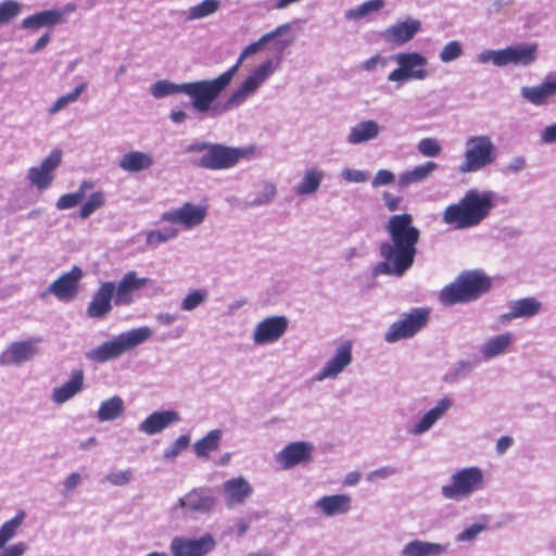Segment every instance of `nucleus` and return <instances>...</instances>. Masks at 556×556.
I'll return each mask as SVG.
<instances>
[{"mask_svg": "<svg viewBox=\"0 0 556 556\" xmlns=\"http://www.w3.org/2000/svg\"><path fill=\"white\" fill-rule=\"evenodd\" d=\"M446 551L447 545L414 540L404 546L402 554L403 556H440Z\"/></svg>", "mask_w": 556, "mask_h": 556, "instance_id": "34", "label": "nucleus"}, {"mask_svg": "<svg viewBox=\"0 0 556 556\" xmlns=\"http://www.w3.org/2000/svg\"><path fill=\"white\" fill-rule=\"evenodd\" d=\"M493 197L490 192L469 190L454 204L445 207L442 219L455 229H468L480 225L493 208Z\"/></svg>", "mask_w": 556, "mask_h": 556, "instance_id": "2", "label": "nucleus"}, {"mask_svg": "<svg viewBox=\"0 0 556 556\" xmlns=\"http://www.w3.org/2000/svg\"><path fill=\"white\" fill-rule=\"evenodd\" d=\"M177 235V229L173 227L164 228L163 230H152L147 236V243L149 245H159L163 242L176 238Z\"/></svg>", "mask_w": 556, "mask_h": 556, "instance_id": "50", "label": "nucleus"}, {"mask_svg": "<svg viewBox=\"0 0 556 556\" xmlns=\"http://www.w3.org/2000/svg\"><path fill=\"white\" fill-rule=\"evenodd\" d=\"M418 151L421 155L427 157H435L441 151L442 147L435 138H424L419 141Z\"/></svg>", "mask_w": 556, "mask_h": 556, "instance_id": "52", "label": "nucleus"}, {"mask_svg": "<svg viewBox=\"0 0 556 556\" xmlns=\"http://www.w3.org/2000/svg\"><path fill=\"white\" fill-rule=\"evenodd\" d=\"M205 292H201L199 290H194L190 292L181 303V308L184 311H192L198 307L205 300Z\"/></svg>", "mask_w": 556, "mask_h": 556, "instance_id": "54", "label": "nucleus"}, {"mask_svg": "<svg viewBox=\"0 0 556 556\" xmlns=\"http://www.w3.org/2000/svg\"><path fill=\"white\" fill-rule=\"evenodd\" d=\"M289 28L290 26L288 24L280 25L273 31L263 35L257 41L247 46L240 53L237 62L231 67H229L227 72H231V76L233 77L239 71L244 59L258 52L264 48L266 43L271 41H274L276 50L281 53L291 43V40H282L279 39V37L287 33Z\"/></svg>", "mask_w": 556, "mask_h": 556, "instance_id": "13", "label": "nucleus"}, {"mask_svg": "<svg viewBox=\"0 0 556 556\" xmlns=\"http://www.w3.org/2000/svg\"><path fill=\"white\" fill-rule=\"evenodd\" d=\"M483 529L482 526L480 525H472L471 527L465 529L460 534H459V540L460 541H469V540H472L476 535H478V533L481 532V530Z\"/></svg>", "mask_w": 556, "mask_h": 556, "instance_id": "61", "label": "nucleus"}, {"mask_svg": "<svg viewBox=\"0 0 556 556\" xmlns=\"http://www.w3.org/2000/svg\"><path fill=\"white\" fill-rule=\"evenodd\" d=\"M342 177L350 182H365L369 178V174L364 170L345 168L342 172Z\"/></svg>", "mask_w": 556, "mask_h": 556, "instance_id": "56", "label": "nucleus"}, {"mask_svg": "<svg viewBox=\"0 0 556 556\" xmlns=\"http://www.w3.org/2000/svg\"><path fill=\"white\" fill-rule=\"evenodd\" d=\"M395 181V176L392 172L388 169H380L377 172L375 178L372 179V187L378 188L380 186L390 185Z\"/></svg>", "mask_w": 556, "mask_h": 556, "instance_id": "55", "label": "nucleus"}, {"mask_svg": "<svg viewBox=\"0 0 556 556\" xmlns=\"http://www.w3.org/2000/svg\"><path fill=\"white\" fill-rule=\"evenodd\" d=\"M541 139L545 143H553L556 142V124H553L551 126H547L542 135Z\"/></svg>", "mask_w": 556, "mask_h": 556, "instance_id": "62", "label": "nucleus"}, {"mask_svg": "<svg viewBox=\"0 0 556 556\" xmlns=\"http://www.w3.org/2000/svg\"><path fill=\"white\" fill-rule=\"evenodd\" d=\"M273 61L266 60L248 76L240 87L236 89L225 103V109L230 110L242 104L258 87L273 74Z\"/></svg>", "mask_w": 556, "mask_h": 556, "instance_id": "11", "label": "nucleus"}, {"mask_svg": "<svg viewBox=\"0 0 556 556\" xmlns=\"http://www.w3.org/2000/svg\"><path fill=\"white\" fill-rule=\"evenodd\" d=\"M379 63L384 65L386 61L379 54H376V55L369 58L368 60H366L363 63L362 67H363V70H365L367 72H371L377 67V65Z\"/></svg>", "mask_w": 556, "mask_h": 556, "instance_id": "63", "label": "nucleus"}, {"mask_svg": "<svg viewBox=\"0 0 556 556\" xmlns=\"http://www.w3.org/2000/svg\"><path fill=\"white\" fill-rule=\"evenodd\" d=\"M491 288V279L478 270L460 273L456 279L440 292V301L447 306L479 299Z\"/></svg>", "mask_w": 556, "mask_h": 556, "instance_id": "4", "label": "nucleus"}, {"mask_svg": "<svg viewBox=\"0 0 556 556\" xmlns=\"http://www.w3.org/2000/svg\"><path fill=\"white\" fill-rule=\"evenodd\" d=\"M64 21V14L60 10L41 11L27 16L22 22L25 29H38L41 27H51Z\"/></svg>", "mask_w": 556, "mask_h": 556, "instance_id": "31", "label": "nucleus"}, {"mask_svg": "<svg viewBox=\"0 0 556 556\" xmlns=\"http://www.w3.org/2000/svg\"><path fill=\"white\" fill-rule=\"evenodd\" d=\"M177 505L187 513H208L215 505V497L207 488H193Z\"/></svg>", "mask_w": 556, "mask_h": 556, "instance_id": "21", "label": "nucleus"}, {"mask_svg": "<svg viewBox=\"0 0 556 556\" xmlns=\"http://www.w3.org/2000/svg\"><path fill=\"white\" fill-rule=\"evenodd\" d=\"M40 338L11 343L0 355V364L4 366L17 365L30 361L38 352L37 344Z\"/></svg>", "mask_w": 556, "mask_h": 556, "instance_id": "19", "label": "nucleus"}, {"mask_svg": "<svg viewBox=\"0 0 556 556\" xmlns=\"http://www.w3.org/2000/svg\"><path fill=\"white\" fill-rule=\"evenodd\" d=\"M105 204V193L103 191L92 192L87 201L81 205L79 210V217L81 219L88 218L97 210L101 208Z\"/></svg>", "mask_w": 556, "mask_h": 556, "instance_id": "45", "label": "nucleus"}, {"mask_svg": "<svg viewBox=\"0 0 556 556\" xmlns=\"http://www.w3.org/2000/svg\"><path fill=\"white\" fill-rule=\"evenodd\" d=\"M220 5L219 0H203L201 3L193 5L188 11L189 20H200L214 14Z\"/></svg>", "mask_w": 556, "mask_h": 556, "instance_id": "44", "label": "nucleus"}, {"mask_svg": "<svg viewBox=\"0 0 556 556\" xmlns=\"http://www.w3.org/2000/svg\"><path fill=\"white\" fill-rule=\"evenodd\" d=\"M84 370L75 369L72 371L71 378L64 384L54 388L52 401L56 404H63L74 397L84 388Z\"/></svg>", "mask_w": 556, "mask_h": 556, "instance_id": "28", "label": "nucleus"}, {"mask_svg": "<svg viewBox=\"0 0 556 556\" xmlns=\"http://www.w3.org/2000/svg\"><path fill=\"white\" fill-rule=\"evenodd\" d=\"M276 194V186L271 182H263L258 186L257 195L251 201L253 205H263L269 203Z\"/></svg>", "mask_w": 556, "mask_h": 556, "instance_id": "51", "label": "nucleus"}, {"mask_svg": "<svg viewBox=\"0 0 556 556\" xmlns=\"http://www.w3.org/2000/svg\"><path fill=\"white\" fill-rule=\"evenodd\" d=\"M389 240L379 247L381 262L372 269L374 276L402 277L414 264L420 230L414 226L408 213L392 215L386 225Z\"/></svg>", "mask_w": 556, "mask_h": 556, "instance_id": "1", "label": "nucleus"}, {"mask_svg": "<svg viewBox=\"0 0 556 556\" xmlns=\"http://www.w3.org/2000/svg\"><path fill=\"white\" fill-rule=\"evenodd\" d=\"M510 48L511 63L529 65L536 59V45H520Z\"/></svg>", "mask_w": 556, "mask_h": 556, "instance_id": "43", "label": "nucleus"}, {"mask_svg": "<svg viewBox=\"0 0 556 556\" xmlns=\"http://www.w3.org/2000/svg\"><path fill=\"white\" fill-rule=\"evenodd\" d=\"M62 162V151L55 149L42 160L39 166H33L27 170L29 182L39 190L48 189L54 180V170Z\"/></svg>", "mask_w": 556, "mask_h": 556, "instance_id": "14", "label": "nucleus"}, {"mask_svg": "<svg viewBox=\"0 0 556 556\" xmlns=\"http://www.w3.org/2000/svg\"><path fill=\"white\" fill-rule=\"evenodd\" d=\"M289 321L285 316H271L261 320L253 332V341L257 345L274 343L287 331Z\"/></svg>", "mask_w": 556, "mask_h": 556, "instance_id": "17", "label": "nucleus"}, {"mask_svg": "<svg viewBox=\"0 0 556 556\" xmlns=\"http://www.w3.org/2000/svg\"><path fill=\"white\" fill-rule=\"evenodd\" d=\"M463 53L462 46L458 41L447 42L440 52V60L444 63L451 62L459 58Z\"/></svg>", "mask_w": 556, "mask_h": 556, "instance_id": "53", "label": "nucleus"}, {"mask_svg": "<svg viewBox=\"0 0 556 556\" xmlns=\"http://www.w3.org/2000/svg\"><path fill=\"white\" fill-rule=\"evenodd\" d=\"M132 477V472L130 469L121 472H113L108 476V480L115 485H124L127 484Z\"/></svg>", "mask_w": 556, "mask_h": 556, "instance_id": "58", "label": "nucleus"}, {"mask_svg": "<svg viewBox=\"0 0 556 556\" xmlns=\"http://www.w3.org/2000/svg\"><path fill=\"white\" fill-rule=\"evenodd\" d=\"M179 416L174 410L155 412L149 415L140 425L139 430L152 435L161 432L172 422L177 421Z\"/></svg>", "mask_w": 556, "mask_h": 556, "instance_id": "29", "label": "nucleus"}, {"mask_svg": "<svg viewBox=\"0 0 556 556\" xmlns=\"http://www.w3.org/2000/svg\"><path fill=\"white\" fill-rule=\"evenodd\" d=\"M312 451L313 446L307 442H292L279 453L278 459L285 469H289L300 463L309 460Z\"/></svg>", "mask_w": 556, "mask_h": 556, "instance_id": "23", "label": "nucleus"}, {"mask_svg": "<svg viewBox=\"0 0 556 556\" xmlns=\"http://www.w3.org/2000/svg\"><path fill=\"white\" fill-rule=\"evenodd\" d=\"M429 309L417 307L405 314L402 319L393 323L386 332L384 339L389 343L397 342L415 336L429 320Z\"/></svg>", "mask_w": 556, "mask_h": 556, "instance_id": "9", "label": "nucleus"}, {"mask_svg": "<svg viewBox=\"0 0 556 556\" xmlns=\"http://www.w3.org/2000/svg\"><path fill=\"white\" fill-rule=\"evenodd\" d=\"M115 283L113 281L102 282L92 295L87 306V315L90 318H103L113 308Z\"/></svg>", "mask_w": 556, "mask_h": 556, "instance_id": "20", "label": "nucleus"}, {"mask_svg": "<svg viewBox=\"0 0 556 556\" xmlns=\"http://www.w3.org/2000/svg\"><path fill=\"white\" fill-rule=\"evenodd\" d=\"M152 332L148 327L136 328L123 332L111 341L89 350L86 357L96 363H105L123 355L125 352L143 343L151 337Z\"/></svg>", "mask_w": 556, "mask_h": 556, "instance_id": "5", "label": "nucleus"}, {"mask_svg": "<svg viewBox=\"0 0 556 556\" xmlns=\"http://www.w3.org/2000/svg\"><path fill=\"white\" fill-rule=\"evenodd\" d=\"M323 178L324 174L321 170L315 168L307 169L302 181L296 186L295 193L300 195L314 193L319 188Z\"/></svg>", "mask_w": 556, "mask_h": 556, "instance_id": "41", "label": "nucleus"}, {"mask_svg": "<svg viewBox=\"0 0 556 556\" xmlns=\"http://www.w3.org/2000/svg\"><path fill=\"white\" fill-rule=\"evenodd\" d=\"M496 156V147L490 136H471L466 141L464 161L458 169L464 174L479 172L494 163Z\"/></svg>", "mask_w": 556, "mask_h": 556, "instance_id": "6", "label": "nucleus"}, {"mask_svg": "<svg viewBox=\"0 0 556 556\" xmlns=\"http://www.w3.org/2000/svg\"><path fill=\"white\" fill-rule=\"evenodd\" d=\"M352 500L348 494H334L320 497L316 502V507L319 508L326 516H336L346 514L351 509Z\"/></svg>", "mask_w": 556, "mask_h": 556, "instance_id": "30", "label": "nucleus"}, {"mask_svg": "<svg viewBox=\"0 0 556 556\" xmlns=\"http://www.w3.org/2000/svg\"><path fill=\"white\" fill-rule=\"evenodd\" d=\"M231 72H224L212 80H199L182 84V93L192 99V106L199 112H206L222 91L230 84Z\"/></svg>", "mask_w": 556, "mask_h": 556, "instance_id": "7", "label": "nucleus"}, {"mask_svg": "<svg viewBox=\"0 0 556 556\" xmlns=\"http://www.w3.org/2000/svg\"><path fill=\"white\" fill-rule=\"evenodd\" d=\"M86 87L87 84L81 83L77 85L72 92L60 97L49 109V114L54 115L62 109L66 108L70 103L76 102L79 99L83 91L86 89Z\"/></svg>", "mask_w": 556, "mask_h": 556, "instance_id": "47", "label": "nucleus"}, {"mask_svg": "<svg viewBox=\"0 0 556 556\" xmlns=\"http://www.w3.org/2000/svg\"><path fill=\"white\" fill-rule=\"evenodd\" d=\"M83 276V269L73 266L68 273L61 275L49 286L48 292L52 293L59 301L70 302L77 296L79 281Z\"/></svg>", "mask_w": 556, "mask_h": 556, "instance_id": "16", "label": "nucleus"}, {"mask_svg": "<svg viewBox=\"0 0 556 556\" xmlns=\"http://www.w3.org/2000/svg\"><path fill=\"white\" fill-rule=\"evenodd\" d=\"M215 547L214 536L206 533L199 538L175 536L169 548L173 556H206Z\"/></svg>", "mask_w": 556, "mask_h": 556, "instance_id": "12", "label": "nucleus"}, {"mask_svg": "<svg viewBox=\"0 0 556 556\" xmlns=\"http://www.w3.org/2000/svg\"><path fill=\"white\" fill-rule=\"evenodd\" d=\"M152 165V155L141 151L127 152L118 161V166L128 173H138L149 169Z\"/></svg>", "mask_w": 556, "mask_h": 556, "instance_id": "32", "label": "nucleus"}, {"mask_svg": "<svg viewBox=\"0 0 556 556\" xmlns=\"http://www.w3.org/2000/svg\"><path fill=\"white\" fill-rule=\"evenodd\" d=\"M541 303L534 298H523L517 301H514L510 304V312L504 314L502 319L511 320L514 318L519 317H532L536 315L541 309Z\"/></svg>", "mask_w": 556, "mask_h": 556, "instance_id": "33", "label": "nucleus"}, {"mask_svg": "<svg viewBox=\"0 0 556 556\" xmlns=\"http://www.w3.org/2000/svg\"><path fill=\"white\" fill-rule=\"evenodd\" d=\"M438 167L439 165L431 161L415 166L412 170L404 172L400 175L399 186L408 187L413 184L420 182L431 176Z\"/></svg>", "mask_w": 556, "mask_h": 556, "instance_id": "36", "label": "nucleus"}, {"mask_svg": "<svg viewBox=\"0 0 556 556\" xmlns=\"http://www.w3.org/2000/svg\"><path fill=\"white\" fill-rule=\"evenodd\" d=\"M511 343V334L504 333L491 338L482 348L485 358H492L503 353Z\"/></svg>", "mask_w": 556, "mask_h": 556, "instance_id": "42", "label": "nucleus"}, {"mask_svg": "<svg viewBox=\"0 0 556 556\" xmlns=\"http://www.w3.org/2000/svg\"><path fill=\"white\" fill-rule=\"evenodd\" d=\"M482 484V470L478 467H468L457 470L452 476V483L442 486V494L448 500H462L481 489Z\"/></svg>", "mask_w": 556, "mask_h": 556, "instance_id": "8", "label": "nucleus"}, {"mask_svg": "<svg viewBox=\"0 0 556 556\" xmlns=\"http://www.w3.org/2000/svg\"><path fill=\"white\" fill-rule=\"evenodd\" d=\"M124 413L123 400L118 396H113L103 401L98 409V419L100 421L115 420Z\"/></svg>", "mask_w": 556, "mask_h": 556, "instance_id": "40", "label": "nucleus"}, {"mask_svg": "<svg viewBox=\"0 0 556 556\" xmlns=\"http://www.w3.org/2000/svg\"><path fill=\"white\" fill-rule=\"evenodd\" d=\"M510 54L511 52L509 47L503 50L490 51V55H492V62L496 66H505L511 63Z\"/></svg>", "mask_w": 556, "mask_h": 556, "instance_id": "57", "label": "nucleus"}, {"mask_svg": "<svg viewBox=\"0 0 556 556\" xmlns=\"http://www.w3.org/2000/svg\"><path fill=\"white\" fill-rule=\"evenodd\" d=\"M188 153H201L198 159L191 160L195 167L220 170L233 167L240 160H249L255 152V148H233L220 143L197 142L186 148Z\"/></svg>", "mask_w": 556, "mask_h": 556, "instance_id": "3", "label": "nucleus"}, {"mask_svg": "<svg viewBox=\"0 0 556 556\" xmlns=\"http://www.w3.org/2000/svg\"><path fill=\"white\" fill-rule=\"evenodd\" d=\"M382 199L384 201V204H386L388 211H390V212L396 211L402 201L401 197L393 195L390 192H384L382 194Z\"/></svg>", "mask_w": 556, "mask_h": 556, "instance_id": "59", "label": "nucleus"}, {"mask_svg": "<svg viewBox=\"0 0 556 556\" xmlns=\"http://www.w3.org/2000/svg\"><path fill=\"white\" fill-rule=\"evenodd\" d=\"M26 514L24 510H18L16 515L10 520L5 521L0 527V555L2 556H22L25 554L27 546L24 542L15 543L7 548H3L5 544L11 541L18 528L22 526Z\"/></svg>", "mask_w": 556, "mask_h": 556, "instance_id": "18", "label": "nucleus"}, {"mask_svg": "<svg viewBox=\"0 0 556 556\" xmlns=\"http://www.w3.org/2000/svg\"><path fill=\"white\" fill-rule=\"evenodd\" d=\"M207 214L206 207L194 205L190 202L184 203L180 207L166 211L161 215V220L172 224H179L186 229H191L203 223Z\"/></svg>", "mask_w": 556, "mask_h": 556, "instance_id": "15", "label": "nucleus"}, {"mask_svg": "<svg viewBox=\"0 0 556 556\" xmlns=\"http://www.w3.org/2000/svg\"><path fill=\"white\" fill-rule=\"evenodd\" d=\"M386 5L384 0H368L346 13L348 18L359 20L371 12H377Z\"/></svg>", "mask_w": 556, "mask_h": 556, "instance_id": "46", "label": "nucleus"}, {"mask_svg": "<svg viewBox=\"0 0 556 556\" xmlns=\"http://www.w3.org/2000/svg\"><path fill=\"white\" fill-rule=\"evenodd\" d=\"M94 187L92 180H84L76 192L61 195L56 201V208L60 211L68 210L78 205L85 198L86 192Z\"/></svg>", "mask_w": 556, "mask_h": 556, "instance_id": "38", "label": "nucleus"}, {"mask_svg": "<svg viewBox=\"0 0 556 556\" xmlns=\"http://www.w3.org/2000/svg\"><path fill=\"white\" fill-rule=\"evenodd\" d=\"M225 502L227 507L242 504L253 493V488L242 477L232 478L224 482Z\"/></svg>", "mask_w": 556, "mask_h": 556, "instance_id": "26", "label": "nucleus"}, {"mask_svg": "<svg viewBox=\"0 0 556 556\" xmlns=\"http://www.w3.org/2000/svg\"><path fill=\"white\" fill-rule=\"evenodd\" d=\"M222 431L211 430L204 438L194 443V453L198 457H208L210 453L219 447Z\"/></svg>", "mask_w": 556, "mask_h": 556, "instance_id": "39", "label": "nucleus"}, {"mask_svg": "<svg viewBox=\"0 0 556 556\" xmlns=\"http://www.w3.org/2000/svg\"><path fill=\"white\" fill-rule=\"evenodd\" d=\"M421 29V23L418 20L408 18L404 22H397L384 30L383 37L387 41L395 45H404L412 40Z\"/></svg>", "mask_w": 556, "mask_h": 556, "instance_id": "25", "label": "nucleus"}, {"mask_svg": "<svg viewBox=\"0 0 556 556\" xmlns=\"http://www.w3.org/2000/svg\"><path fill=\"white\" fill-rule=\"evenodd\" d=\"M22 10L16 0H4L0 3V25L9 24Z\"/></svg>", "mask_w": 556, "mask_h": 556, "instance_id": "48", "label": "nucleus"}, {"mask_svg": "<svg viewBox=\"0 0 556 556\" xmlns=\"http://www.w3.org/2000/svg\"><path fill=\"white\" fill-rule=\"evenodd\" d=\"M148 281V278H139L134 270L126 273L115 286V304L118 306L130 305L134 302L132 293L146 287Z\"/></svg>", "mask_w": 556, "mask_h": 556, "instance_id": "22", "label": "nucleus"}, {"mask_svg": "<svg viewBox=\"0 0 556 556\" xmlns=\"http://www.w3.org/2000/svg\"><path fill=\"white\" fill-rule=\"evenodd\" d=\"M521 96L534 105H543L556 97V75L548 76L541 85L523 87Z\"/></svg>", "mask_w": 556, "mask_h": 556, "instance_id": "27", "label": "nucleus"}, {"mask_svg": "<svg viewBox=\"0 0 556 556\" xmlns=\"http://www.w3.org/2000/svg\"><path fill=\"white\" fill-rule=\"evenodd\" d=\"M395 60L399 67L389 74L390 81L422 80L428 76L426 70L428 61L422 54L418 52L399 53Z\"/></svg>", "mask_w": 556, "mask_h": 556, "instance_id": "10", "label": "nucleus"}, {"mask_svg": "<svg viewBox=\"0 0 556 556\" xmlns=\"http://www.w3.org/2000/svg\"><path fill=\"white\" fill-rule=\"evenodd\" d=\"M526 166V160L522 156L515 157L508 165L507 169L511 173H517Z\"/></svg>", "mask_w": 556, "mask_h": 556, "instance_id": "64", "label": "nucleus"}, {"mask_svg": "<svg viewBox=\"0 0 556 556\" xmlns=\"http://www.w3.org/2000/svg\"><path fill=\"white\" fill-rule=\"evenodd\" d=\"M396 470L393 467H382L370 472L369 480L374 481L376 479H384L393 476Z\"/></svg>", "mask_w": 556, "mask_h": 556, "instance_id": "60", "label": "nucleus"}, {"mask_svg": "<svg viewBox=\"0 0 556 556\" xmlns=\"http://www.w3.org/2000/svg\"><path fill=\"white\" fill-rule=\"evenodd\" d=\"M151 92L154 98L160 99L169 94L180 93L182 92V84L176 85L168 80H159L156 81L152 88Z\"/></svg>", "mask_w": 556, "mask_h": 556, "instance_id": "49", "label": "nucleus"}, {"mask_svg": "<svg viewBox=\"0 0 556 556\" xmlns=\"http://www.w3.org/2000/svg\"><path fill=\"white\" fill-rule=\"evenodd\" d=\"M452 403L448 399L444 397L438 402L435 407L428 410L420 421L414 426L413 433L421 434L429 430L438 419H440L451 407Z\"/></svg>", "mask_w": 556, "mask_h": 556, "instance_id": "35", "label": "nucleus"}, {"mask_svg": "<svg viewBox=\"0 0 556 556\" xmlns=\"http://www.w3.org/2000/svg\"><path fill=\"white\" fill-rule=\"evenodd\" d=\"M379 135V125L372 121H363L351 128L348 141L352 144H358L369 141Z\"/></svg>", "mask_w": 556, "mask_h": 556, "instance_id": "37", "label": "nucleus"}, {"mask_svg": "<svg viewBox=\"0 0 556 556\" xmlns=\"http://www.w3.org/2000/svg\"><path fill=\"white\" fill-rule=\"evenodd\" d=\"M352 362V343L345 341L321 369L318 379L337 377Z\"/></svg>", "mask_w": 556, "mask_h": 556, "instance_id": "24", "label": "nucleus"}]
</instances>
